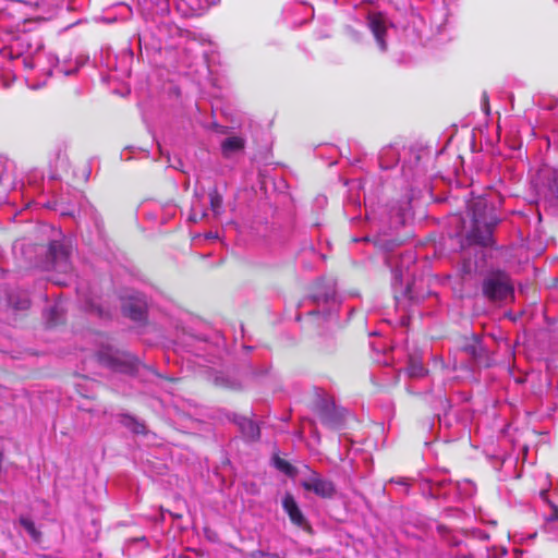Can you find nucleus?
<instances>
[{"label": "nucleus", "mask_w": 558, "mask_h": 558, "mask_svg": "<svg viewBox=\"0 0 558 558\" xmlns=\"http://www.w3.org/2000/svg\"><path fill=\"white\" fill-rule=\"evenodd\" d=\"M248 558H282L277 553H268L264 550H253L248 554Z\"/></svg>", "instance_id": "obj_20"}, {"label": "nucleus", "mask_w": 558, "mask_h": 558, "mask_svg": "<svg viewBox=\"0 0 558 558\" xmlns=\"http://www.w3.org/2000/svg\"><path fill=\"white\" fill-rule=\"evenodd\" d=\"M90 311L94 312L100 318H109L110 313L108 310L102 308L98 305L90 304Z\"/></svg>", "instance_id": "obj_21"}, {"label": "nucleus", "mask_w": 558, "mask_h": 558, "mask_svg": "<svg viewBox=\"0 0 558 558\" xmlns=\"http://www.w3.org/2000/svg\"><path fill=\"white\" fill-rule=\"evenodd\" d=\"M275 465L287 475H292L295 471L294 466L290 462L279 457H275Z\"/></svg>", "instance_id": "obj_19"}, {"label": "nucleus", "mask_w": 558, "mask_h": 558, "mask_svg": "<svg viewBox=\"0 0 558 558\" xmlns=\"http://www.w3.org/2000/svg\"><path fill=\"white\" fill-rule=\"evenodd\" d=\"M482 294L490 303H506L514 299L510 276L502 270L488 272L482 281Z\"/></svg>", "instance_id": "obj_1"}, {"label": "nucleus", "mask_w": 558, "mask_h": 558, "mask_svg": "<svg viewBox=\"0 0 558 558\" xmlns=\"http://www.w3.org/2000/svg\"><path fill=\"white\" fill-rule=\"evenodd\" d=\"M547 193L550 198L558 204V170H555L547 181Z\"/></svg>", "instance_id": "obj_16"}, {"label": "nucleus", "mask_w": 558, "mask_h": 558, "mask_svg": "<svg viewBox=\"0 0 558 558\" xmlns=\"http://www.w3.org/2000/svg\"><path fill=\"white\" fill-rule=\"evenodd\" d=\"M244 145L245 142L242 137L231 136L221 143V150L225 157H229L231 154L242 150Z\"/></svg>", "instance_id": "obj_13"}, {"label": "nucleus", "mask_w": 558, "mask_h": 558, "mask_svg": "<svg viewBox=\"0 0 558 558\" xmlns=\"http://www.w3.org/2000/svg\"><path fill=\"white\" fill-rule=\"evenodd\" d=\"M308 315H310V316H316V315H318V313H317V312H315V311H312V312H310V313H308Z\"/></svg>", "instance_id": "obj_26"}, {"label": "nucleus", "mask_w": 558, "mask_h": 558, "mask_svg": "<svg viewBox=\"0 0 558 558\" xmlns=\"http://www.w3.org/2000/svg\"><path fill=\"white\" fill-rule=\"evenodd\" d=\"M122 311L125 316L130 317L133 320H141L144 318L145 314V303L141 300H132L126 301Z\"/></svg>", "instance_id": "obj_11"}, {"label": "nucleus", "mask_w": 558, "mask_h": 558, "mask_svg": "<svg viewBox=\"0 0 558 558\" xmlns=\"http://www.w3.org/2000/svg\"><path fill=\"white\" fill-rule=\"evenodd\" d=\"M367 24L369 29L372 31L377 44L380 49L386 48L385 36L387 33L385 25V16L380 12L369 13L367 16Z\"/></svg>", "instance_id": "obj_8"}, {"label": "nucleus", "mask_w": 558, "mask_h": 558, "mask_svg": "<svg viewBox=\"0 0 558 558\" xmlns=\"http://www.w3.org/2000/svg\"><path fill=\"white\" fill-rule=\"evenodd\" d=\"M99 361L114 371L125 372L131 367L133 357L129 354L118 356L109 353H101L99 354Z\"/></svg>", "instance_id": "obj_9"}, {"label": "nucleus", "mask_w": 558, "mask_h": 558, "mask_svg": "<svg viewBox=\"0 0 558 558\" xmlns=\"http://www.w3.org/2000/svg\"><path fill=\"white\" fill-rule=\"evenodd\" d=\"M313 412L318 415L322 423L328 427L337 428L344 422L347 411L338 407L329 395H317L312 402Z\"/></svg>", "instance_id": "obj_2"}, {"label": "nucleus", "mask_w": 558, "mask_h": 558, "mask_svg": "<svg viewBox=\"0 0 558 558\" xmlns=\"http://www.w3.org/2000/svg\"><path fill=\"white\" fill-rule=\"evenodd\" d=\"M397 484H400V485H404V486H408V483H407V480L405 478H400L396 482Z\"/></svg>", "instance_id": "obj_24"}, {"label": "nucleus", "mask_w": 558, "mask_h": 558, "mask_svg": "<svg viewBox=\"0 0 558 558\" xmlns=\"http://www.w3.org/2000/svg\"><path fill=\"white\" fill-rule=\"evenodd\" d=\"M19 522L26 530L34 542L39 543L41 541L43 534L39 530H37L33 520L22 515L20 517Z\"/></svg>", "instance_id": "obj_14"}, {"label": "nucleus", "mask_w": 558, "mask_h": 558, "mask_svg": "<svg viewBox=\"0 0 558 558\" xmlns=\"http://www.w3.org/2000/svg\"><path fill=\"white\" fill-rule=\"evenodd\" d=\"M166 2H168L169 0H165Z\"/></svg>", "instance_id": "obj_27"}, {"label": "nucleus", "mask_w": 558, "mask_h": 558, "mask_svg": "<svg viewBox=\"0 0 558 558\" xmlns=\"http://www.w3.org/2000/svg\"><path fill=\"white\" fill-rule=\"evenodd\" d=\"M16 310H27L29 307V301L27 299L22 300L17 305L14 306Z\"/></svg>", "instance_id": "obj_23"}, {"label": "nucleus", "mask_w": 558, "mask_h": 558, "mask_svg": "<svg viewBox=\"0 0 558 558\" xmlns=\"http://www.w3.org/2000/svg\"><path fill=\"white\" fill-rule=\"evenodd\" d=\"M458 348L465 353L476 365L489 367L490 359L478 337L471 335L459 340Z\"/></svg>", "instance_id": "obj_4"}, {"label": "nucleus", "mask_w": 558, "mask_h": 558, "mask_svg": "<svg viewBox=\"0 0 558 558\" xmlns=\"http://www.w3.org/2000/svg\"><path fill=\"white\" fill-rule=\"evenodd\" d=\"M239 426H240L242 435L247 440L255 441V440L259 439L260 429H259V426L254 421H252L250 418H242L239 423Z\"/></svg>", "instance_id": "obj_12"}, {"label": "nucleus", "mask_w": 558, "mask_h": 558, "mask_svg": "<svg viewBox=\"0 0 558 558\" xmlns=\"http://www.w3.org/2000/svg\"><path fill=\"white\" fill-rule=\"evenodd\" d=\"M282 507H283V510L286 511V513L288 514L290 522L294 526H296L307 533L313 532L312 525L310 524V522L303 514L302 510L300 509V507L292 494L287 493L284 495V497L282 499Z\"/></svg>", "instance_id": "obj_7"}, {"label": "nucleus", "mask_w": 558, "mask_h": 558, "mask_svg": "<svg viewBox=\"0 0 558 558\" xmlns=\"http://www.w3.org/2000/svg\"><path fill=\"white\" fill-rule=\"evenodd\" d=\"M124 425L135 434L145 435L147 433L145 424L133 416L125 415Z\"/></svg>", "instance_id": "obj_15"}, {"label": "nucleus", "mask_w": 558, "mask_h": 558, "mask_svg": "<svg viewBox=\"0 0 558 558\" xmlns=\"http://www.w3.org/2000/svg\"><path fill=\"white\" fill-rule=\"evenodd\" d=\"M407 372L410 377H422L426 373L423 363L414 359L410 360Z\"/></svg>", "instance_id": "obj_18"}, {"label": "nucleus", "mask_w": 558, "mask_h": 558, "mask_svg": "<svg viewBox=\"0 0 558 558\" xmlns=\"http://www.w3.org/2000/svg\"><path fill=\"white\" fill-rule=\"evenodd\" d=\"M497 223L498 219L495 216H489V220L476 218L475 222H472V229L466 235L469 244L484 247L492 246L494 244L493 232Z\"/></svg>", "instance_id": "obj_3"}, {"label": "nucleus", "mask_w": 558, "mask_h": 558, "mask_svg": "<svg viewBox=\"0 0 558 558\" xmlns=\"http://www.w3.org/2000/svg\"><path fill=\"white\" fill-rule=\"evenodd\" d=\"M209 203H210V208H211L213 213L216 216L220 215L222 211V197L218 193L217 189H213L209 192Z\"/></svg>", "instance_id": "obj_17"}, {"label": "nucleus", "mask_w": 558, "mask_h": 558, "mask_svg": "<svg viewBox=\"0 0 558 558\" xmlns=\"http://www.w3.org/2000/svg\"><path fill=\"white\" fill-rule=\"evenodd\" d=\"M171 515L175 519H181L182 518V514L180 513H171Z\"/></svg>", "instance_id": "obj_25"}, {"label": "nucleus", "mask_w": 558, "mask_h": 558, "mask_svg": "<svg viewBox=\"0 0 558 558\" xmlns=\"http://www.w3.org/2000/svg\"><path fill=\"white\" fill-rule=\"evenodd\" d=\"M301 486L306 492H312L316 496L324 499H331L337 494L335 483L330 480L323 477L315 471H311L310 476L301 481Z\"/></svg>", "instance_id": "obj_5"}, {"label": "nucleus", "mask_w": 558, "mask_h": 558, "mask_svg": "<svg viewBox=\"0 0 558 558\" xmlns=\"http://www.w3.org/2000/svg\"><path fill=\"white\" fill-rule=\"evenodd\" d=\"M49 258L52 263V268L60 274L72 272V264L70 260L71 246L59 242L52 241L49 244Z\"/></svg>", "instance_id": "obj_6"}, {"label": "nucleus", "mask_w": 558, "mask_h": 558, "mask_svg": "<svg viewBox=\"0 0 558 558\" xmlns=\"http://www.w3.org/2000/svg\"><path fill=\"white\" fill-rule=\"evenodd\" d=\"M550 509H551V513H550L548 520L549 521H558V506L557 505H551Z\"/></svg>", "instance_id": "obj_22"}, {"label": "nucleus", "mask_w": 558, "mask_h": 558, "mask_svg": "<svg viewBox=\"0 0 558 558\" xmlns=\"http://www.w3.org/2000/svg\"><path fill=\"white\" fill-rule=\"evenodd\" d=\"M468 208L472 216V222H475L476 218L489 220V216H494L492 209L488 213L487 201L482 196L473 198Z\"/></svg>", "instance_id": "obj_10"}]
</instances>
